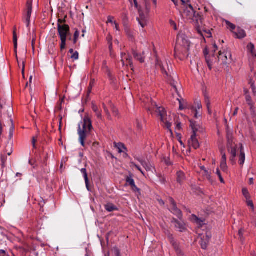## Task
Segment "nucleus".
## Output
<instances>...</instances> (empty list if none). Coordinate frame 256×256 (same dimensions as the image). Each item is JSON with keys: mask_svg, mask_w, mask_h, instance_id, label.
<instances>
[{"mask_svg": "<svg viewBox=\"0 0 256 256\" xmlns=\"http://www.w3.org/2000/svg\"><path fill=\"white\" fill-rule=\"evenodd\" d=\"M121 62L123 66H128L130 65L131 69H134V66L132 62V58L126 52H122L121 54Z\"/></svg>", "mask_w": 256, "mask_h": 256, "instance_id": "obj_10", "label": "nucleus"}, {"mask_svg": "<svg viewBox=\"0 0 256 256\" xmlns=\"http://www.w3.org/2000/svg\"><path fill=\"white\" fill-rule=\"evenodd\" d=\"M161 68H162V72L163 74H165L166 75H168V73H167L166 71V70L164 68L163 66H162Z\"/></svg>", "mask_w": 256, "mask_h": 256, "instance_id": "obj_56", "label": "nucleus"}, {"mask_svg": "<svg viewBox=\"0 0 256 256\" xmlns=\"http://www.w3.org/2000/svg\"><path fill=\"white\" fill-rule=\"evenodd\" d=\"M185 180L184 174L181 172H177V181L180 184H182Z\"/></svg>", "mask_w": 256, "mask_h": 256, "instance_id": "obj_22", "label": "nucleus"}, {"mask_svg": "<svg viewBox=\"0 0 256 256\" xmlns=\"http://www.w3.org/2000/svg\"><path fill=\"white\" fill-rule=\"evenodd\" d=\"M138 160L146 170V171H150L152 170V166L150 163L147 162L146 161L140 158H138Z\"/></svg>", "mask_w": 256, "mask_h": 256, "instance_id": "obj_18", "label": "nucleus"}, {"mask_svg": "<svg viewBox=\"0 0 256 256\" xmlns=\"http://www.w3.org/2000/svg\"><path fill=\"white\" fill-rule=\"evenodd\" d=\"M204 174L206 177V178L208 179L209 180H211L210 173L208 170H204Z\"/></svg>", "mask_w": 256, "mask_h": 256, "instance_id": "obj_41", "label": "nucleus"}, {"mask_svg": "<svg viewBox=\"0 0 256 256\" xmlns=\"http://www.w3.org/2000/svg\"><path fill=\"white\" fill-rule=\"evenodd\" d=\"M156 112L160 116L162 122L164 124V126L168 128L171 134H172L171 130L172 124L170 122V117L167 116L166 112L163 107L158 106H156Z\"/></svg>", "mask_w": 256, "mask_h": 256, "instance_id": "obj_7", "label": "nucleus"}, {"mask_svg": "<svg viewBox=\"0 0 256 256\" xmlns=\"http://www.w3.org/2000/svg\"><path fill=\"white\" fill-rule=\"evenodd\" d=\"M246 204L248 206H250L252 208V210L254 211V208L252 201L250 200V199L247 200Z\"/></svg>", "mask_w": 256, "mask_h": 256, "instance_id": "obj_38", "label": "nucleus"}, {"mask_svg": "<svg viewBox=\"0 0 256 256\" xmlns=\"http://www.w3.org/2000/svg\"><path fill=\"white\" fill-rule=\"evenodd\" d=\"M58 32L61 40V44L60 45V50H62L66 48V38L70 33V26L68 25H58Z\"/></svg>", "mask_w": 256, "mask_h": 256, "instance_id": "obj_6", "label": "nucleus"}, {"mask_svg": "<svg viewBox=\"0 0 256 256\" xmlns=\"http://www.w3.org/2000/svg\"><path fill=\"white\" fill-rule=\"evenodd\" d=\"M114 28L118 30H120V28L118 24L116 22H114Z\"/></svg>", "mask_w": 256, "mask_h": 256, "instance_id": "obj_50", "label": "nucleus"}, {"mask_svg": "<svg viewBox=\"0 0 256 256\" xmlns=\"http://www.w3.org/2000/svg\"><path fill=\"white\" fill-rule=\"evenodd\" d=\"M114 146L115 148H118V152L119 153H122L124 152V150H126V148L124 144L121 142H114Z\"/></svg>", "mask_w": 256, "mask_h": 256, "instance_id": "obj_19", "label": "nucleus"}, {"mask_svg": "<svg viewBox=\"0 0 256 256\" xmlns=\"http://www.w3.org/2000/svg\"><path fill=\"white\" fill-rule=\"evenodd\" d=\"M180 219V220H178L174 218L172 220V222L174 224L175 228H178L180 232H185L186 230V224L181 218Z\"/></svg>", "mask_w": 256, "mask_h": 256, "instance_id": "obj_13", "label": "nucleus"}, {"mask_svg": "<svg viewBox=\"0 0 256 256\" xmlns=\"http://www.w3.org/2000/svg\"><path fill=\"white\" fill-rule=\"evenodd\" d=\"M37 142V138L36 137H33L32 140V144L34 148H36V144Z\"/></svg>", "mask_w": 256, "mask_h": 256, "instance_id": "obj_46", "label": "nucleus"}, {"mask_svg": "<svg viewBox=\"0 0 256 256\" xmlns=\"http://www.w3.org/2000/svg\"><path fill=\"white\" fill-rule=\"evenodd\" d=\"M136 126H137V128H138V130H140L142 129V124L140 122V121L138 120H136Z\"/></svg>", "mask_w": 256, "mask_h": 256, "instance_id": "obj_45", "label": "nucleus"}, {"mask_svg": "<svg viewBox=\"0 0 256 256\" xmlns=\"http://www.w3.org/2000/svg\"><path fill=\"white\" fill-rule=\"evenodd\" d=\"M232 62L231 52L228 50H220L218 55V66H227Z\"/></svg>", "mask_w": 256, "mask_h": 256, "instance_id": "obj_5", "label": "nucleus"}, {"mask_svg": "<svg viewBox=\"0 0 256 256\" xmlns=\"http://www.w3.org/2000/svg\"><path fill=\"white\" fill-rule=\"evenodd\" d=\"M131 188L134 192H137L138 194V195L140 194V190L136 186L135 184H134V186L133 185L132 186H131Z\"/></svg>", "mask_w": 256, "mask_h": 256, "instance_id": "obj_37", "label": "nucleus"}, {"mask_svg": "<svg viewBox=\"0 0 256 256\" xmlns=\"http://www.w3.org/2000/svg\"><path fill=\"white\" fill-rule=\"evenodd\" d=\"M92 129V126L90 118L88 116H84L83 121L79 124L78 128L79 141L82 146H85L84 141L90 135Z\"/></svg>", "mask_w": 256, "mask_h": 256, "instance_id": "obj_3", "label": "nucleus"}, {"mask_svg": "<svg viewBox=\"0 0 256 256\" xmlns=\"http://www.w3.org/2000/svg\"><path fill=\"white\" fill-rule=\"evenodd\" d=\"M182 18L190 22H195L198 24L202 23L201 16L198 14H196L192 6L190 4H184L182 7Z\"/></svg>", "mask_w": 256, "mask_h": 256, "instance_id": "obj_4", "label": "nucleus"}, {"mask_svg": "<svg viewBox=\"0 0 256 256\" xmlns=\"http://www.w3.org/2000/svg\"><path fill=\"white\" fill-rule=\"evenodd\" d=\"M176 128L178 130H181L182 127H181L180 123H178V124H177Z\"/></svg>", "mask_w": 256, "mask_h": 256, "instance_id": "obj_55", "label": "nucleus"}, {"mask_svg": "<svg viewBox=\"0 0 256 256\" xmlns=\"http://www.w3.org/2000/svg\"><path fill=\"white\" fill-rule=\"evenodd\" d=\"M26 6L27 14L26 16V22L27 23V26H28L32 12V2L31 0H28L26 3Z\"/></svg>", "mask_w": 256, "mask_h": 256, "instance_id": "obj_14", "label": "nucleus"}, {"mask_svg": "<svg viewBox=\"0 0 256 256\" xmlns=\"http://www.w3.org/2000/svg\"><path fill=\"white\" fill-rule=\"evenodd\" d=\"M133 55L135 59L139 60L141 63H142L144 61V58L140 54H138L136 52H133Z\"/></svg>", "mask_w": 256, "mask_h": 256, "instance_id": "obj_25", "label": "nucleus"}, {"mask_svg": "<svg viewBox=\"0 0 256 256\" xmlns=\"http://www.w3.org/2000/svg\"><path fill=\"white\" fill-rule=\"evenodd\" d=\"M222 160L220 162V168L226 171L227 170V165H226V154L222 152Z\"/></svg>", "mask_w": 256, "mask_h": 256, "instance_id": "obj_16", "label": "nucleus"}, {"mask_svg": "<svg viewBox=\"0 0 256 256\" xmlns=\"http://www.w3.org/2000/svg\"><path fill=\"white\" fill-rule=\"evenodd\" d=\"M126 184L130 186L135 184L134 180L131 176H128L126 178Z\"/></svg>", "mask_w": 256, "mask_h": 256, "instance_id": "obj_30", "label": "nucleus"}, {"mask_svg": "<svg viewBox=\"0 0 256 256\" xmlns=\"http://www.w3.org/2000/svg\"><path fill=\"white\" fill-rule=\"evenodd\" d=\"M106 210L108 212H112L114 210H117L118 208L117 207L112 203H108L104 206Z\"/></svg>", "mask_w": 256, "mask_h": 256, "instance_id": "obj_21", "label": "nucleus"}, {"mask_svg": "<svg viewBox=\"0 0 256 256\" xmlns=\"http://www.w3.org/2000/svg\"><path fill=\"white\" fill-rule=\"evenodd\" d=\"M130 166H132V167H134L135 168H136L144 176V172L142 170V168H140V167L136 164H134V162H130Z\"/></svg>", "mask_w": 256, "mask_h": 256, "instance_id": "obj_33", "label": "nucleus"}, {"mask_svg": "<svg viewBox=\"0 0 256 256\" xmlns=\"http://www.w3.org/2000/svg\"><path fill=\"white\" fill-rule=\"evenodd\" d=\"M192 110L194 112V116L196 118H198L200 116V112L198 111L197 109H194L192 108Z\"/></svg>", "mask_w": 256, "mask_h": 256, "instance_id": "obj_39", "label": "nucleus"}, {"mask_svg": "<svg viewBox=\"0 0 256 256\" xmlns=\"http://www.w3.org/2000/svg\"><path fill=\"white\" fill-rule=\"evenodd\" d=\"M192 220L196 223L202 226L203 223V221L198 218L196 216L192 215Z\"/></svg>", "mask_w": 256, "mask_h": 256, "instance_id": "obj_28", "label": "nucleus"}, {"mask_svg": "<svg viewBox=\"0 0 256 256\" xmlns=\"http://www.w3.org/2000/svg\"><path fill=\"white\" fill-rule=\"evenodd\" d=\"M112 250L114 252V256H120V250L117 248H114Z\"/></svg>", "mask_w": 256, "mask_h": 256, "instance_id": "obj_42", "label": "nucleus"}, {"mask_svg": "<svg viewBox=\"0 0 256 256\" xmlns=\"http://www.w3.org/2000/svg\"><path fill=\"white\" fill-rule=\"evenodd\" d=\"M171 85L172 86V87L174 88L176 92H177L178 90H177V88H176V86L175 84V82H172L170 83Z\"/></svg>", "mask_w": 256, "mask_h": 256, "instance_id": "obj_51", "label": "nucleus"}, {"mask_svg": "<svg viewBox=\"0 0 256 256\" xmlns=\"http://www.w3.org/2000/svg\"><path fill=\"white\" fill-rule=\"evenodd\" d=\"M6 158H5V157L4 156H2V160L3 164H4V163L6 161Z\"/></svg>", "mask_w": 256, "mask_h": 256, "instance_id": "obj_60", "label": "nucleus"}, {"mask_svg": "<svg viewBox=\"0 0 256 256\" xmlns=\"http://www.w3.org/2000/svg\"><path fill=\"white\" fill-rule=\"evenodd\" d=\"M179 100V102H180V110H182L184 109V108L182 107V102L180 100Z\"/></svg>", "mask_w": 256, "mask_h": 256, "instance_id": "obj_58", "label": "nucleus"}, {"mask_svg": "<svg viewBox=\"0 0 256 256\" xmlns=\"http://www.w3.org/2000/svg\"><path fill=\"white\" fill-rule=\"evenodd\" d=\"M69 52L72 54L70 58L73 60L78 59L79 54L77 51H74L73 49L71 48Z\"/></svg>", "mask_w": 256, "mask_h": 256, "instance_id": "obj_26", "label": "nucleus"}, {"mask_svg": "<svg viewBox=\"0 0 256 256\" xmlns=\"http://www.w3.org/2000/svg\"><path fill=\"white\" fill-rule=\"evenodd\" d=\"M103 107H104V110L105 111L106 114L108 116H110V112H109L108 108H106L104 104H103Z\"/></svg>", "mask_w": 256, "mask_h": 256, "instance_id": "obj_49", "label": "nucleus"}, {"mask_svg": "<svg viewBox=\"0 0 256 256\" xmlns=\"http://www.w3.org/2000/svg\"><path fill=\"white\" fill-rule=\"evenodd\" d=\"M104 256H110V252H108L107 254H105Z\"/></svg>", "mask_w": 256, "mask_h": 256, "instance_id": "obj_64", "label": "nucleus"}, {"mask_svg": "<svg viewBox=\"0 0 256 256\" xmlns=\"http://www.w3.org/2000/svg\"><path fill=\"white\" fill-rule=\"evenodd\" d=\"M92 110L96 113V114L98 118L100 120H102V115L101 113V111L99 110L97 106L94 104H92Z\"/></svg>", "mask_w": 256, "mask_h": 256, "instance_id": "obj_20", "label": "nucleus"}, {"mask_svg": "<svg viewBox=\"0 0 256 256\" xmlns=\"http://www.w3.org/2000/svg\"><path fill=\"white\" fill-rule=\"evenodd\" d=\"M238 108H236L235 109V110H234V114H233V115H234V116H236V115L238 114Z\"/></svg>", "mask_w": 256, "mask_h": 256, "instance_id": "obj_57", "label": "nucleus"}, {"mask_svg": "<svg viewBox=\"0 0 256 256\" xmlns=\"http://www.w3.org/2000/svg\"><path fill=\"white\" fill-rule=\"evenodd\" d=\"M170 24L171 26H173V28H174V29L175 30H176V24L175 23V22H174V21H173V20H170Z\"/></svg>", "mask_w": 256, "mask_h": 256, "instance_id": "obj_48", "label": "nucleus"}, {"mask_svg": "<svg viewBox=\"0 0 256 256\" xmlns=\"http://www.w3.org/2000/svg\"><path fill=\"white\" fill-rule=\"evenodd\" d=\"M190 42L187 37L183 34H178L175 46V56L181 60L187 58L190 54Z\"/></svg>", "mask_w": 256, "mask_h": 256, "instance_id": "obj_1", "label": "nucleus"}, {"mask_svg": "<svg viewBox=\"0 0 256 256\" xmlns=\"http://www.w3.org/2000/svg\"><path fill=\"white\" fill-rule=\"evenodd\" d=\"M80 32L78 30H76L74 34V42L76 44L78 40V39L79 37Z\"/></svg>", "mask_w": 256, "mask_h": 256, "instance_id": "obj_36", "label": "nucleus"}, {"mask_svg": "<svg viewBox=\"0 0 256 256\" xmlns=\"http://www.w3.org/2000/svg\"><path fill=\"white\" fill-rule=\"evenodd\" d=\"M6 254V251L4 250H0V256H4Z\"/></svg>", "mask_w": 256, "mask_h": 256, "instance_id": "obj_53", "label": "nucleus"}, {"mask_svg": "<svg viewBox=\"0 0 256 256\" xmlns=\"http://www.w3.org/2000/svg\"><path fill=\"white\" fill-rule=\"evenodd\" d=\"M190 126L193 130V134L188 140V144L190 147H192L194 149H197L200 146V144L198 139L196 138V132L198 130V126L195 123L190 121Z\"/></svg>", "mask_w": 256, "mask_h": 256, "instance_id": "obj_8", "label": "nucleus"}, {"mask_svg": "<svg viewBox=\"0 0 256 256\" xmlns=\"http://www.w3.org/2000/svg\"><path fill=\"white\" fill-rule=\"evenodd\" d=\"M153 3L154 4L155 7H156L157 6V0H152Z\"/></svg>", "mask_w": 256, "mask_h": 256, "instance_id": "obj_61", "label": "nucleus"}, {"mask_svg": "<svg viewBox=\"0 0 256 256\" xmlns=\"http://www.w3.org/2000/svg\"><path fill=\"white\" fill-rule=\"evenodd\" d=\"M130 0L132 1V0ZM134 2L136 6L137 7L138 6V2H136V0H134Z\"/></svg>", "mask_w": 256, "mask_h": 256, "instance_id": "obj_62", "label": "nucleus"}, {"mask_svg": "<svg viewBox=\"0 0 256 256\" xmlns=\"http://www.w3.org/2000/svg\"><path fill=\"white\" fill-rule=\"evenodd\" d=\"M242 194L246 200L250 198L249 192L246 188H244L242 190Z\"/></svg>", "mask_w": 256, "mask_h": 256, "instance_id": "obj_34", "label": "nucleus"}, {"mask_svg": "<svg viewBox=\"0 0 256 256\" xmlns=\"http://www.w3.org/2000/svg\"><path fill=\"white\" fill-rule=\"evenodd\" d=\"M204 101H205V103L206 105L208 112L209 114H211L212 111L210 109V98L208 97V96L206 94H204Z\"/></svg>", "mask_w": 256, "mask_h": 256, "instance_id": "obj_23", "label": "nucleus"}, {"mask_svg": "<svg viewBox=\"0 0 256 256\" xmlns=\"http://www.w3.org/2000/svg\"><path fill=\"white\" fill-rule=\"evenodd\" d=\"M249 183L250 184H254V178H250Z\"/></svg>", "mask_w": 256, "mask_h": 256, "instance_id": "obj_59", "label": "nucleus"}, {"mask_svg": "<svg viewBox=\"0 0 256 256\" xmlns=\"http://www.w3.org/2000/svg\"><path fill=\"white\" fill-rule=\"evenodd\" d=\"M212 235L210 232H206L204 234L201 236L200 245L202 249H206L208 244L211 238Z\"/></svg>", "mask_w": 256, "mask_h": 256, "instance_id": "obj_12", "label": "nucleus"}, {"mask_svg": "<svg viewBox=\"0 0 256 256\" xmlns=\"http://www.w3.org/2000/svg\"><path fill=\"white\" fill-rule=\"evenodd\" d=\"M176 254L178 256H186L184 252L178 246H174Z\"/></svg>", "mask_w": 256, "mask_h": 256, "instance_id": "obj_31", "label": "nucleus"}, {"mask_svg": "<svg viewBox=\"0 0 256 256\" xmlns=\"http://www.w3.org/2000/svg\"><path fill=\"white\" fill-rule=\"evenodd\" d=\"M66 22V20L64 19H58V25L60 26H64L66 25V24H64V22Z\"/></svg>", "mask_w": 256, "mask_h": 256, "instance_id": "obj_43", "label": "nucleus"}, {"mask_svg": "<svg viewBox=\"0 0 256 256\" xmlns=\"http://www.w3.org/2000/svg\"><path fill=\"white\" fill-rule=\"evenodd\" d=\"M168 202L172 206L170 209L171 212L178 217L179 218H182V212L177 208L176 203L172 198H168Z\"/></svg>", "mask_w": 256, "mask_h": 256, "instance_id": "obj_11", "label": "nucleus"}, {"mask_svg": "<svg viewBox=\"0 0 256 256\" xmlns=\"http://www.w3.org/2000/svg\"><path fill=\"white\" fill-rule=\"evenodd\" d=\"M13 40H14V48H16L17 46H18V38H17L16 32L15 30H14V32H13Z\"/></svg>", "mask_w": 256, "mask_h": 256, "instance_id": "obj_32", "label": "nucleus"}, {"mask_svg": "<svg viewBox=\"0 0 256 256\" xmlns=\"http://www.w3.org/2000/svg\"><path fill=\"white\" fill-rule=\"evenodd\" d=\"M216 174L218 176L220 182L222 183H223V184L224 183V178H222V174H220V170L218 168L216 169Z\"/></svg>", "mask_w": 256, "mask_h": 256, "instance_id": "obj_35", "label": "nucleus"}, {"mask_svg": "<svg viewBox=\"0 0 256 256\" xmlns=\"http://www.w3.org/2000/svg\"><path fill=\"white\" fill-rule=\"evenodd\" d=\"M196 104H197V107L196 108L194 109H197L198 111H200L202 108V106L200 102H198Z\"/></svg>", "mask_w": 256, "mask_h": 256, "instance_id": "obj_47", "label": "nucleus"}, {"mask_svg": "<svg viewBox=\"0 0 256 256\" xmlns=\"http://www.w3.org/2000/svg\"><path fill=\"white\" fill-rule=\"evenodd\" d=\"M234 34L236 37L238 38H242L246 36V33L245 31L240 28H238L236 29V31L234 32Z\"/></svg>", "mask_w": 256, "mask_h": 256, "instance_id": "obj_17", "label": "nucleus"}, {"mask_svg": "<svg viewBox=\"0 0 256 256\" xmlns=\"http://www.w3.org/2000/svg\"><path fill=\"white\" fill-rule=\"evenodd\" d=\"M114 18L112 16H108V21L107 22L114 24V22L113 21Z\"/></svg>", "mask_w": 256, "mask_h": 256, "instance_id": "obj_44", "label": "nucleus"}, {"mask_svg": "<svg viewBox=\"0 0 256 256\" xmlns=\"http://www.w3.org/2000/svg\"><path fill=\"white\" fill-rule=\"evenodd\" d=\"M158 202L160 206H164V200H162L160 199V200H158Z\"/></svg>", "mask_w": 256, "mask_h": 256, "instance_id": "obj_52", "label": "nucleus"}, {"mask_svg": "<svg viewBox=\"0 0 256 256\" xmlns=\"http://www.w3.org/2000/svg\"><path fill=\"white\" fill-rule=\"evenodd\" d=\"M227 140L228 150L232 155L230 160L234 164L236 162L235 158L236 156L237 150L240 149L238 162L240 166H242L245 161V154L243 150L242 144H239L238 146L234 142L232 134L230 132H228L227 133Z\"/></svg>", "mask_w": 256, "mask_h": 256, "instance_id": "obj_2", "label": "nucleus"}, {"mask_svg": "<svg viewBox=\"0 0 256 256\" xmlns=\"http://www.w3.org/2000/svg\"><path fill=\"white\" fill-rule=\"evenodd\" d=\"M238 234H239L240 236H242V230H239Z\"/></svg>", "mask_w": 256, "mask_h": 256, "instance_id": "obj_63", "label": "nucleus"}, {"mask_svg": "<svg viewBox=\"0 0 256 256\" xmlns=\"http://www.w3.org/2000/svg\"><path fill=\"white\" fill-rule=\"evenodd\" d=\"M206 60L208 66L210 70L212 68L218 65V56L216 58L214 54L212 53L209 54H205Z\"/></svg>", "mask_w": 256, "mask_h": 256, "instance_id": "obj_9", "label": "nucleus"}, {"mask_svg": "<svg viewBox=\"0 0 256 256\" xmlns=\"http://www.w3.org/2000/svg\"><path fill=\"white\" fill-rule=\"evenodd\" d=\"M244 92L245 94H246V100L248 102V104L251 106V108H252V102L251 98L250 96V95L248 94V91L247 90L244 89Z\"/></svg>", "mask_w": 256, "mask_h": 256, "instance_id": "obj_27", "label": "nucleus"}, {"mask_svg": "<svg viewBox=\"0 0 256 256\" xmlns=\"http://www.w3.org/2000/svg\"><path fill=\"white\" fill-rule=\"evenodd\" d=\"M225 22L227 28L230 29V30H233L235 29L236 26L234 24H232L228 20H225Z\"/></svg>", "mask_w": 256, "mask_h": 256, "instance_id": "obj_29", "label": "nucleus"}, {"mask_svg": "<svg viewBox=\"0 0 256 256\" xmlns=\"http://www.w3.org/2000/svg\"><path fill=\"white\" fill-rule=\"evenodd\" d=\"M248 51L250 53L251 57L254 58V61H256V51L254 44L250 42L247 46Z\"/></svg>", "mask_w": 256, "mask_h": 256, "instance_id": "obj_15", "label": "nucleus"}, {"mask_svg": "<svg viewBox=\"0 0 256 256\" xmlns=\"http://www.w3.org/2000/svg\"><path fill=\"white\" fill-rule=\"evenodd\" d=\"M81 172H82V173L84 175V180H85V182H86V188H87L88 190H89V188H88V176L86 170V168H82L81 170Z\"/></svg>", "mask_w": 256, "mask_h": 256, "instance_id": "obj_24", "label": "nucleus"}, {"mask_svg": "<svg viewBox=\"0 0 256 256\" xmlns=\"http://www.w3.org/2000/svg\"><path fill=\"white\" fill-rule=\"evenodd\" d=\"M197 31H198V32L202 36H204V34L202 32V31L199 28H197Z\"/></svg>", "mask_w": 256, "mask_h": 256, "instance_id": "obj_54", "label": "nucleus"}, {"mask_svg": "<svg viewBox=\"0 0 256 256\" xmlns=\"http://www.w3.org/2000/svg\"><path fill=\"white\" fill-rule=\"evenodd\" d=\"M138 20L142 28H144L146 25V22L144 20H140V18H138Z\"/></svg>", "mask_w": 256, "mask_h": 256, "instance_id": "obj_40", "label": "nucleus"}]
</instances>
